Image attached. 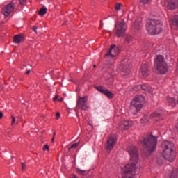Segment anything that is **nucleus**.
I'll return each mask as SVG.
<instances>
[{"instance_id":"37998d69","label":"nucleus","mask_w":178,"mask_h":178,"mask_svg":"<svg viewBox=\"0 0 178 178\" xmlns=\"http://www.w3.org/2000/svg\"><path fill=\"white\" fill-rule=\"evenodd\" d=\"M58 101L59 102H62V101H63V98L61 97L60 99H58Z\"/></svg>"},{"instance_id":"bb28decb","label":"nucleus","mask_w":178,"mask_h":178,"mask_svg":"<svg viewBox=\"0 0 178 178\" xmlns=\"http://www.w3.org/2000/svg\"><path fill=\"white\" fill-rule=\"evenodd\" d=\"M125 41H126V42H127V44H130V42H131V41H133V37L127 35L125 38Z\"/></svg>"},{"instance_id":"7ed1b4c3","label":"nucleus","mask_w":178,"mask_h":178,"mask_svg":"<svg viewBox=\"0 0 178 178\" xmlns=\"http://www.w3.org/2000/svg\"><path fill=\"white\" fill-rule=\"evenodd\" d=\"M161 148L166 161H169L170 162L175 161V158H176V156H175L176 147L173 142L169 140L163 141L161 143Z\"/></svg>"},{"instance_id":"cd10ccee","label":"nucleus","mask_w":178,"mask_h":178,"mask_svg":"<svg viewBox=\"0 0 178 178\" xmlns=\"http://www.w3.org/2000/svg\"><path fill=\"white\" fill-rule=\"evenodd\" d=\"M134 91H142L143 90V85H138L134 88Z\"/></svg>"},{"instance_id":"423d86ee","label":"nucleus","mask_w":178,"mask_h":178,"mask_svg":"<svg viewBox=\"0 0 178 178\" xmlns=\"http://www.w3.org/2000/svg\"><path fill=\"white\" fill-rule=\"evenodd\" d=\"M154 64L158 73L165 74V73L168 72V64L165 62V58H163V56H157L156 59L154 60Z\"/></svg>"},{"instance_id":"e433bc0d","label":"nucleus","mask_w":178,"mask_h":178,"mask_svg":"<svg viewBox=\"0 0 178 178\" xmlns=\"http://www.w3.org/2000/svg\"><path fill=\"white\" fill-rule=\"evenodd\" d=\"M58 95L55 96V97L53 98V101H54V102H56V101H58Z\"/></svg>"},{"instance_id":"4c0bfd02","label":"nucleus","mask_w":178,"mask_h":178,"mask_svg":"<svg viewBox=\"0 0 178 178\" xmlns=\"http://www.w3.org/2000/svg\"><path fill=\"white\" fill-rule=\"evenodd\" d=\"M20 5H23L24 3V2H26L27 0H19Z\"/></svg>"},{"instance_id":"1a4fd4ad","label":"nucleus","mask_w":178,"mask_h":178,"mask_svg":"<svg viewBox=\"0 0 178 178\" xmlns=\"http://www.w3.org/2000/svg\"><path fill=\"white\" fill-rule=\"evenodd\" d=\"M162 115L159 113H153L151 115H145L144 117L141 119L142 122L144 123H148L150 122L151 119L158 122L161 118Z\"/></svg>"},{"instance_id":"58836bf2","label":"nucleus","mask_w":178,"mask_h":178,"mask_svg":"<svg viewBox=\"0 0 178 178\" xmlns=\"http://www.w3.org/2000/svg\"><path fill=\"white\" fill-rule=\"evenodd\" d=\"M3 118V113L0 111V119H2Z\"/></svg>"},{"instance_id":"f3484780","label":"nucleus","mask_w":178,"mask_h":178,"mask_svg":"<svg viewBox=\"0 0 178 178\" xmlns=\"http://www.w3.org/2000/svg\"><path fill=\"white\" fill-rule=\"evenodd\" d=\"M120 69L124 73H127V74H129L131 69V65H130V63H122V65L120 67Z\"/></svg>"},{"instance_id":"c756f323","label":"nucleus","mask_w":178,"mask_h":178,"mask_svg":"<svg viewBox=\"0 0 178 178\" xmlns=\"http://www.w3.org/2000/svg\"><path fill=\"white\" fill-rule=\"evenodd\" d=\"M122 6V3H117L115 6V10H120Z\"/></svg>"},{"instance_id":"0eeeda50","label":"nucleus","mask_w":178,"mask_h":178,"mask_svg":"<svg viewBox=\"0 0 178 178\" xmlns=\"http://www.w3.org/2000/svg\"><path fill=\"white\" fill-rule=\"evenodd\" d=\"M115 35L116 37H124V33H126V22L122 19L119 24H115Z\"/></svg>"},{"instance_id":"9b49d317","label":"nucleus","mask_w":178,"mask_h":178,"mask_svg":"<svg viewBox=\"0 0 178 178\" xmlns=\"http://www.w3.org/2000/svg\"><path fill=\"white\" fill-rule=\"evenodd\" d=\"M116 141H118V138L115 135L108 136L107 139L106 149L112 151L113 147H115V145L116 144Z\"/></svg>"},{"instance_id":"7c9ffc66","label":"nucleus","mask_w":178,"mask_h":178,"mask_svg":"<svg viewBox=\"0 0 178 178\" xmlns=\"http://www.w3.org/2000/svg\"><path fill=\"white\" fill-rule=\"evenodd\" d=\"M149 0H140V5H147Z\"/></svg>"},{"instance_id":"72a5a7b5","label":"nucleus","mask_w":178,"mask_h":178,"mask_svg":"<svg viewBox=\"0 0 178 178\" xmlns=\"http://www.w3.org/2000/svg\"><path fill=\"white\" fill-rule=\"evenodd\" d=\"M22 170L24 172L26 170V163H22Z\"/></svg>"},{"instance_id":"dca6fc26","label":"nucleus","mask_w":178,"mask_h":178,"mask_svg":"<svg viewBox=\"0 0 178 178\" xmlns=\"http://www.w3.org/2000/svg\"><path fill=\"white\" fill-rule=\"evenodd\" d=\"M131 126H133V122L124 120V121H122L120 125V127L123 130H129V129L131 127Z\"/></svg>"},{"instance_id":"2eb2a0df","label":"nucleus","mask_w":178,"mask_h":178,"mask_svg":"<svg viewBox=\"0 0 178 178\" xmlns=\"http://www.w3.org/2000/svg\"><path fill=\"white\" fill-rule=\"evenodd\" d=\"M167 102L169 105H171V106H176V104H178V95L167 97Z\"/></svg>"},{"instance_id":"ddd939ff","label":"nucleus","mask_w":178,"mask_h":178,"mask_svg":"<svg viewBox=\"0 0 178 178\" xmlns=\"http://www.w3.org/2000/svg\"><path fill=\"white\" fill-rule=\"evenodd\" d=\"M119 48L116 47V44H112L108 50V53L106 54V56H111L115 58L117 55H119Z\"/></svg>"},{"instance_id":"6ab92c4d","label":"nucleus","mask_w":178,"mask_h":178,"mask_svg":"<svg viewBox=\"0 0 178 178\" xmlns=\"http://www.w3.org/2000/svg\"><path fill=\"white\" fill-rule=\"evenodd\" d=\"M140 70L143 76L145 77H147V76L149 74V68H148V65L143 64Z\"/></svg>"},{"instance_id":"f8f14e48","label":"nucleus","mask_w":178,"mask_h":178,"mask_svg":"<svg viewBox=\"0 0 178 178\" xmlns=\"http://www.w3.org/2000/svg\"><path fill=\"white\" fill-rule=\"evenodd\" d=\"M96 89L97 91H99V92H101V94H103V95H105V97L109 98V99H112V98L114 97L113 93L104 86H98L96 88Z\"/></svg>"},{"instance_id":"4468645a","label":"nucleus","mask_w":178,"mask_h":178,"mask_svg":"<svg viewBox=\"0 0 178 178\" xmlns=\"http://www.w3.org/2000/svg\"><path fill=\"white\" fill-rule=\"evenodd\" d=\"M178 8V0H167V8L169 10H175Z\"/></svg>"},{"instance_id":"4be33fe9","label":"nucleus","mask_w":178,"mask_h":178,"mask_svg":"<svg viewBox=\"0 0 178 178\" xmlns=\"http://www.w3.org/2000/svg\"><path fill=\"white\" fill-rule=\"evenodd\" d=\"M170 24L171 26H175L178 29V15H175L170 19Z\"/></svg>"},{"instance_id":"9d476101","label":"nucleus","mask_w":178,"mask_h":178,"mask_svg":"<svg viewBox=\"0 0 178 178\" xmlns=\"http://www.w3.org/2000/svg\"><path fill=\"white\" fill-rule=\"evenodd\" d=\"M88 101V97H79L77 99V108L81 111H87L88 106H87V102Z\"/></svg>"},{"instance_id":"2f4dec72","label":"nucleus","mask_w":178,"mask_h":178,"mask_svg":"<svg viewBox=\"0 0 178 178\" xmlns=\"http://www.w3.org/2000/svg\"><path fill=\"white\" fill-rule=\"evenodd\" d=\"M43 151H49V145H48V144H46L44 147H43Z\"/></svg>"},{"instance_id":"aec40b11","label":"nucleus","mask_w":178,"mask_h":178,"mask_svg":"<svg viewBox=\"0 0 178 178\" xmlns=\"http://www.w3.org/2000/svg\"><path fill=\"white\" fill-rule=\"evenodd\" d=\"M152 88L147 84L142 85V92L145 94H152Z\"/></svg>"},{"instance_id":"a19ab883","label":"nucleus","mask_w":178,"mask_h":178,"mask_svg":"<svg viewBox=\"0 0 178 178\" xmlns=\"http://www.w3.org/2000/svg\"><path fill=\"white\" fill-rule=\"evenodd\" d=\"M67 24V21H65L64 23L63 24V26H66Z\"/></svg>"},{"instance_id":"c9c22d12","label":"nucleus","mask_w":178,"mask_h":178,"mask_svg":"<svg viewBox=\"0 0 178 178\" xmlns=\"http://www.w3.org/2000/svg\"><path fill=\"white\" fill-rule=\"evenodd\" d=\"M32 30H33V31L37 33V26H33L32 27Z\"/></svg>"},{"instance_id":"a878e982","label":"nucleus","mask_w":178,"mask_h":178,"mask_svg":"<svg viewBox=\"0 0 178 178\" xmlns=\"http://www.w3.org/2000/svg\"><path fill=\"white\" fill-rule=\"evenodd\" d=\"M77 145H79V143H73L69 148L68 151H72V149H76L77 148Z\"/></svg>"},{"instance_id":"39448f33","label":"nucleus","mask_w":178,"mask_h":178,"mask_svg":"<svg viewBox=\"0 0 178 178\" xmlns=\"http://www.w3.org/2000/svg\"><path fill=\"white\" fill-rule=\"evenodd\" d=\"M144 101H145V98L144 97V96H143L142 95H136L131 103L130 111H131V112L134 111V113H137V112L141 111V109H143V102H144Z\"/></svg>"},{"instance_id":"393cba45","label":"nucleus","mask_w":178,"mask_h":178,"mask_svg":"<svg viewBox=\"0 0 178 178\" xmlns=\"http://www.w3.org/2000/svg\"><path fill=\"white\" fill-rule=\"evenodd\" d=\"M135 30H140L141 29V22L136 21L134 24Z\"/></svg>"},{"instance_id":"5701e85b","label":"nucleus","mask_w":178,"mask_h":178,"mask_svg":"<svg viewBox=\"0 0 178 178\" xmlns=\"http://www.w3.org/2000/svg\"><path fill=\"white\" fill-rule=\"evenodd\" d=\"M23 41H24V39L22 35H16L13 38V42L15 44H20V42H23Z\"/></svg>"},{"instance_id":"412c9836","label":"nucleus","mask_w":178,"mask_h":178,"mask_svg":"<svg viewBox=\"0 0 178 178\" xmlns=\"http://www.w3.org/2000/svg\"><path fill=\"white\" fill-rule=\"evenodd\" d=\"M165 159H166V157H165V154H163V153L159 154L157 155L156 163H158V165H163Z\"/></svg>"},{"instance_id":"f03ea898","label":"nucleus","mask_w":178,"mask_h":178,"mask_svg":"<svg viewBox=\"0 0 178 178\" xmlns=\"http://www.w3.org/2000/svg\"><path fill=\"white\" fill-rule=\"evenodd\" d=\"M139 144L144 149L146 156H149L156 149L158 138L152 135V134H147L140 139Z\"/></svg>"},{"instance_id":"c85d7f7f","label":"nucleus","mask_w":178,"mask_h":178,"mask_svg":"<svg viewBox=\"0 0 178 178\" xmlns=\"http://www.w3.org/2000/svg\"><path fill=\"white\" fill-rule=\"evenodd\" d=\"M169 178H177V172L176 171H172L170 175Z\"/></svg>"},{"instance_id":"ea45409f","label":"nucleus","mask_w":178,"mask_h":178,"mask_svg":"<svg viewBox=\"0 0 178 178\" xmlns=\"http://www.w3.org/2000/svg\"><path fill=\"white\" fill-rule=\"evenodd\" d=\"M31 72V70H27V72H26V74H30Z\"/></svg>"},{"instance_id":"6e6552de","label":"nucleus","mask_w":178,"mask_h":178,"mask_svg":"<svg viewBox=\"0 0 178 178\" xmlns=\"http://www.w3.org/2000/svg\"><path fill=\"white\" fill-rule=\"evenodd\" d=\"M16 3H17V0H13L10 3H8L3 9V15L8 17L13 10H15V6H16Z\"/></svg>"},{"instance_id":"b1692460","label":"nucleus","mask_w":178,"mask_h":178,"mask_svg":"<svg viewBox=\"0 0 178 178\" xmlns=\"http://www.w3.org/2000/svg\"><path fill=\"white\" fill-rule=\"evenodd\" d=\"M39 16H45L47 15V8L42 7L39 12H38Z\"/></svg>"},{"instance_id":"49530a36","label":"nucleus","mask_w":178,"mask_h":178,"mask_svg":"<svg viewBox=\"0 0 178 178\" xmlns=\"http://www.w3.org/2000/svg\"><path fill=\"white\" fill-rule=\"evenodd\" d=\"M11 158H12V159H13V156H12Z\"/></svg>"},{"instance_id":"a211bd4d","label":"nucleus","mask_w":178,"mask_h":178,"mask_svg":"<svg viewBox=\"0 0 178 178\" xmlns=\"http://www.w3.org/2000/svg\"><path fill=\"white\" fill-rule=\"evenodd\" d=\"M77 173L82 175V178H92V174L91 172H88L86 170L77 169Z\"/></svg>"},{"instance_id":"c03bdc74","label":"nucleus","mask_w":178,"mask_h":178,"mask_svg":"<svg viewBox=\"0 0 178 178\" xmlns=\"http://www.w3.org/2000/svg\"><path fill=\"white\" fill-rule=\"evenodd\" d=\"M55 136H56V133L54 132V133L53 134V137L55 138Z\"/></svg>"},{"instance_id":"473e14b6","label":"nucleus","mask_w":178,"mask_h":178,"mask_svg":"<svg viewBox=\"0 0 178 178\" xmlns=\"http://www.w3.org/2000/svg\"><path fill=\"white\" fill-rule=\"evenodd\" d=\"M11 118H12L11 124L12 126H13V124H15V122H16V118L13 115L11 116Z\"/></svg>"},{"instance_id":"79ce46f5","label":"nucleus","mask_w":178,"mask_h":178,"mask_svg":"<svg viewBox=\"0 0 178 178\" xmlns=\"http://www.w3.org/2000/svg\"><path fill=\"white\" fill-rule=\"evenodd\" d=\"M54 142H55V138L53 137V138H51V143H54Z\"/></svg>"},{"instance_id":"f704fd0d","label":"nucleus","mask_w":178,"mask_h":178,"mask_svg":"<svg viewBox=\"0 0 178 178\" xmlns=\"http://www.w3.org/2000/svg\"><path fill=\"white\" fill-rule=\"evenodd\" d=\"M56 120H58L59 118H60V113L59 112L56 113Z\"/></svg>"},{"instance_id":"f257e3e1","label":"nucleus","mask_w":178,"mask_h":178,"mask_svg":"<svg viewBox=\"0 0 178 178\" xmlns=\"http://www.w3.org/2000/svg\"><path fill=\"white\" fill-rule=\"evenodd\" d=\"M128 152L131 156V161L122 168V178H133V176L140 173V169L137 167V163H138V150L136 147L131 146Z\"/></svg>"},{"instance_id":"a18cd8bd","label":"nucleus","mask_w":178,"mask_h":178,"mask_svg":"<svg viewBox=\"0 0 178 178\" xmlns=\"http://www.w3.org/2000/svg\"><path fill=\"white\" fill-rule=\"evenodd\" d=\"M93 67H97V65H93Z\"/></svg>"},{"instance_id":"20e7f679","label":"nucleus","mask_w":178,"mask_h":178,"mask_svg":"<svg viewBox=\"0 0 178 178\" xmlns=\"http://www.w3.org/2000/svg\"><path fill=\"white\" fill-rule=\"evenodd\" d=\"M162 22L156 19H150L147 20L146 24V29L150 35H155L162 33L163 27Z\"/></svg>"}]
</instances>
